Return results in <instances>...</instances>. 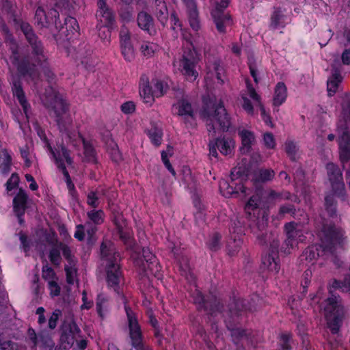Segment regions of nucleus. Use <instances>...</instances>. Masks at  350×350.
I'll use <instances>...</instances> for the list:
<instances>
[{"instance_id": "c9c22d12", "label": "nucleus", "mask_w": 350, "mask_h": 350, "mask_svg": "<svg viewBox=\"0 0 350 350\" xmlns=\"http://www.w3.org/2000/svg\"><path fill=\"white\" fill-rule=\"evenodd\" d=\"M66 29L68 32L67 36L74 35L79 31V27L75 18L69 17L65 21Z\"/></svg>"}, {"instance_id": "4c0bfd02", "label": "nucleus", "mask_w": 350, "mask_h": 350, "mask_svg": "<svg viewBox=\"0 0 350 350\" xmlns=\"http://www.w3.org/2000/svg\"><path fill=\"white\" fill-rule=\"evenodd\" d=\"M249 67L251 75L254 78L255 82L257 83L260 78L262 70L258 64L254 63L251 60L249 62Z\"/></svg>"}, {"instance_id": "69168bd1", "label": "nucleus", "mask_w": 350, "mask_h": 350, "mask_svg": "<svg viewBox=\"0 0 350 350\" xmlns=\"http://www.w3.org/2000/svg\"><path fill=\"white\" fill-rule=\"evenodd\" d=\"M21 155L25 159V165L27 166H29L31 164V161L27 158V152L26 150H21Z\"/></svg>"}, {"instance_id": "f3484780", "label": "nucleus", "mask_w": 350, "mask_h": 350, "mask_svg": "<svg viewBox=\"0 0 350 350\" xmlns=\"http://www.w3.org/2000/svg\"><path fill=\"white\" fill-rule=\"evenodd\" d=\"M239 135L241 137L242 144L240 150L243 154L247 153L254 142V136L251 131L246 129L240 130Z\"/></svg>"}, {"instance_id": "052dcab7", "label": "nucleus", "mask_w": 350, "mask_h": 350, "mask_svg": "<svg viewBox=\"0 0 350 350\" xmlns=\"http://www.w3.org/2000/svg\"><path fill=\"white\" fill-rule=\"evenodd\" d=\"M14 345L9 341L1 342L0 340V350H14Z\"/></svg>"}, {"instance_id": "6e6d98bb", "label": "nucleus", "mask_w": 350, "mask_h": 350, "mask_svg": "<svg viewBox=\"0 0 350 350\" xmlns=\"http://www.w3.org/2000/svg\"><path fill=\"white\" fill-rule=\"evenodd\" d=\"M103 308H105V299L103 297L99 296L98 298V301H97V311L100 317L103 316V314L102 312Z\"/></svg>"}, {"instance_id": "7ed1b4c3", "label": "nucleus", "mask_w": 350, "mask_h": 350, "mask_svg": "<svg viewBox=\"0 0 350 350\" xmlns=\"http://www.w3.org/2000/svg\"><path fill=\"white\" fill-rule=\"evenodd\" d=\"M323 294L319 291L313 297L314 302L320 304L332 332L336 333L338 329V321L344 314L343 308L336 296L332 295L325 299Z\"/></svg>"}, {"instance_id": "a18cd8bd", "label": "nucleus", "mask_w": 350, "mask_h": 350, "mask_svg": "<svg viewBox=\"0 0 350 350\" xmlns=\"http://www.w3.org/2000/svg\"><path fill=\"white\" fill-rule=\"evenodd\" d=\"M42 277L44 280L48 281V283L50 280H57L53 270L48 265L43 267Z\"/></svg>"}, {"instance_id": "6ab92c4d", "label": "nucleus", "mask_w": 350, "mask_h": 350, "mask_svg": "<svg viewBox=\"0 0 350 350\" xmlns=\"http://www.w3.org/2000/svg\"><path fill=\"white\" fill-rule=\"evenodd\" d=\"M262 266L264 269H266L272 273H277L279 270V265L277 260V254L272 253L265 254L262 257Z\"/></svg>"}, {"instance_id": "603ef678", "label": "nucleus", "mask_w": 350, "mask_h": 350, "mask_svg": "<svg viewBox=\"0 0 350 350\" xmlns=\"http://www.w3.org/2000/svg\"><path fill=\"white\" fill-rule=\"evenodd\" d=\"M110 154L112 159L114 160L116 162H118L122 159L121 154L118 148L116 147V144H113V147L111 148Z\"/></svg>"}, {"instance_id": "ea45409f", "label": "nucleus", "mask_w": 350, "mask_h": 350, "mask_svg": "<svg viewBox=\"0 0 350 350\" xmlns=\"http://www.w3.org/2000/svg\"><path fill=\"white\" fill-rule=\"evenodd\" d=\"M159 10L157 12L158 19L163 25H165L167 20L168 11L164 1L161 2L158 5Z\"/></svg>"}, {"instance_id": "e2e57ef3", "label": "nucleus", "mask_w": 350, "mask_h": 350, "mask_svg": "<svg viewBox=\"0 0 350 350\" xmlns=\"http://www.w3.org/2000/svg\"><path fill=\"white\" fill-rule=\"evenodd\" d=\"M83 226H78L75 233V237L79 240H82L84 237Z\"/></svg>"}, {"instance_id": "393cba45", "label": "nucleus", "mask_w": 350, "mask_h": 350, "mask_svg": "<svg viewBox=\"0 0 350 350\" xmlns=\"http://www.w3.org/2000/svg\"><path fill=\"white\" fill-rule=\"evenodd\" d=\"M286 231L288 235V243L293 245V242L295 239H299L301 241L302 239L300 238L301 237V230L299 226L295 223H290L286 225Z\"/></svg>"}, {"instance_id": "8fccbe9b", "label": "nucleus", "mask_w": 350, "mask_h": 350, "mask_svg": "<svg viewBox=\"0 0 350 350\" xmlns=\"http://www.w3.org/2000/svg\"><path fill=\"white\" fill-rule=\"evenodd\" d=\"M18 182L19 178L18 175L12 174L7 183V189L8 191L12 190L18 185Z\"/></svg>"}, {"instance_id": "4be33fe9", "label": "nucleus", "mask_w": 350, "mask_h": 350, "mask_svg": "<svg viewBox=\"0 0 350 350\" xmlns=\"http://www.w3.org/2000/svg\"><path fill=\"white\" fill-rule=\"evenodd\" d=\"M235 183L232 182L230 185L226 181L223 180L219 183V189L220 191L223 196L226 197H230L233 193H238L239 191L241 192H245L244 187L241 184L237 185L234 187V185Z\"/></svg>"}, {"instance_id": "49530a36", "label": "nucleus", "mask_w": 350, "mask_h": 350, "mask_svg": "<svg viewBox=\"0 0 350 350\" xmlns=\"http://www.w3.org/2000/svg\"><path fill=\"white\" fill-rule=\"evenodd\" d=\"M65 270L66 273L67 282L70 284H72L76 277V269L72 266H66Z\"/></svg>"}, {"instance_id": "cd10ccee", "label": "nucleus", "mask_w": 350, "mask_h": 350, "mask_svg": "<svg viewBox=\"0 0 350 350\" xmlns=\"http://www.w3.org/2000/svg\"><path fill=\"white\" fill-rule=\"evenodd\" d=\"M288 23L287 16L281 10L274 12L271 16V26L274 29L282 28Z\"/></svg>"}, {"instance_id": "0eeeda50", "label": "nucleus", "mask_w": 350, "mask_h": 350, "mask_svg": "<svg viewBox=\"0 0 350 350\" xmlns=\"http://www.w3.org/2000/svg\"><path fill=\"white\" fill-rule=\"evenodd\" d=\"M194 51L189 50L185 53L181 59L176 60L174 66L186 77L187 79L193 81L198 77V73L195 69L193 63Z\"/></svg>"}, {"instance_id": "c85d7f7f", "label": "nucleus", "mask_w": 350, "mask_h": 350, "mask_svg": "<svg viewBox=\"0 0 350 350\" xmlns=\"http://www.w3.org/2000/svg\"><path fill=\"white\" fill-rule=\"evenodd\" d=\"M253 88L250 85H247V90L241 96V106L248 113H253V104L258 106V104L254 101L252 97L250 95L248 89Z\"/></svg>"}, {"instance_id": "09e8293b", "label": "nucleus", "mask_w": 350, "mask_h": 350, "mask_svg": "<svg viewBox=\"0 0 350 350\" xmlns=\"http://www.w3.org/2000/svg\"><path fill=\"white\" fill-rule=\"evenodd\" d=\"M60 314L61 312L59 310H56L53 312L49 321V326L51 329H54L56 327L57 321Z\"/></svg>"}, {"instance_id": "39448f33", "label": "nucleus", "mask_w": 350, "mask_h": 350, "mask_svg": "<svg viewBox=\"0 0 350 350\" xmlns=\"http://www.w3.org/2000/svg\"><path fill=\"white\" fill-rule=\"evenodd\" d=\"M101 256L102 264L105 267L107 284L111 287H116L121 279L118 256H116L113 250L109 248L106 244L101 246Z\"/></svg>"}, {"instance_id": "5701e85b", "label": "nucleus", "mask_w": 350, "mask_h": 350, "mask_svg": "<svg viewBox=\"0 0 350 350\" xmlns=\"http://www.w3.org/2000/svg\"><path fill=\"white\" fill-rule=\"evenodd\" d=\"M248 92L250 95L252 97L254 101L258 104L261 116L267 125L273 126V123L271 120V118L269 115L267 113L265 108L261 103L260 96L256 93L254 88H249Z\"/></svg>"}, {"instance_id": "9d476101", "label": "nucleus", "mask_w": 350, "mask_h": 350, "mask_svg": "<svg viewBox=\"0 0 350 350\" xmlns=\"http://www.w3.org/2000/svg\"><path fill=\"white\" fill-rule=\"evenodd\" d=\"M206 70V79L213 81L217 85L223 83L224 70L217 58L215 57L207 58Z\"/></svg>"}, {"instance_id": "79ce46f5", "label": "nucleus", "mask_w": 350, "mask_h": 350, "mask_svg": "<svg viewBox=\"0 0 350 350\" xmlns=\"http://www.w3.org/2000/svg\"><path fill=\"white\" fill-rule=\"evenodd\" d=\"M172 154V149L171 148H167V150L162 152L161 158L162 161L164 163L165 167L168 169V170L173 174L175 175V172L170 165L168 157Z\"/></svg>"}, {"instance_id": "3c124183", "label": "nucleus", "mask_w": 350, "mask_h": 350, "mask_svg": "<svg viewBox=\"0 0 350 350\" xmlns=\"http://www.w3.org/2000/svg\"><path fill=\"white\" fill-rule=\"evenodd\" d=\"M273 171L270 170H263L260 172V180L267 181L271 180L273 177Z\"/></svg>"}, {"instance_id": "9b49d317", "label": "nucleus", "mask_w": 350, "mask_h": 350, "mask_svg": "<svg viewBox=\"0 0 350 350\" xmlns=\"http://www.w3.org/2000/svg\"><path fill=\"white\" fill-rule=\"evenodd\" d=\"M216 147L223 154H230L234 148V142L231 138L223 137L218 139L215 142H211L209 144L210 154L214 157H217Z\"/></svg>"}, {"instance_id": "13d9d810", "label": "nucleus", "mask_w": 350, "mask_h": 350, "mask_svg": "<svg viewBox=\"0 0 350 350\" xmlns=\"http://www.w3.org/2000/svg\"><path fill=\"white\" fill-rule=\"evenodd\" d=\"M341 59L343 64H350V49H345L341 55Z\"/></svg>"}, {"instance_id": "4468645a", "label": "nucleus", "mask_w": 350, "mask_h": 350, "mask_svg": "<svg viewBox=\"0 0 350 350\" xmlns=\"http://www.w3.org/2000/svg\"><path fill=\"white\" fill-rule=\"evenodd\" d=\"M212 16L219 32H224L226 27L231 24L230 16L217 6L212 11Z\"/></svg>"}, {"instance_id": "f257e3e1", "label": "nucleus", "mask_w": 350, "mask_h": 350, "mask_svg": "<svg viewBox=\"0 0 350 350\" xmlns=\"http://www.w3.org/2000/svg\"><path fill=\"white\" fill-rule=\"evenodd\" d=\"M51 116L56 121L62 132H65L68 137L77 146L82 143L84 146L85 159L89 161H95L93 148L84 143L81 135L72 124L70 115L67 112L66 104L61 99H56L51 109Z\"/></svg>"}, {"instance_id": "ddd939ff", "label": "nucleus", "mask_w": 350, "mask_h": 350, "mask_svg": "<svg viewBox=\"0 0 350 350\" xmlns=\"http://www.w3.org/2000/svg\"><path fill=\"white\" fill-rule=\"evenodd\" d=\"M120 48L122 55L126 61L135 57V50L131 41V36L126 29H122L120 34Z\"/></svg>"}, {"instance_id": "423d86ee", "label": "nucleus", "mask_w": 350, "mask_h": 350, "mask_svg": "<svg viewBox=\"0 0 350 350\" xmlns=\"http://www.w3.org/2000/svg\"><path fill=\"white\" fill-rule=\"evenodd\" d=\"M48 148L51 152L55 164L57 167L62 171L64 175L68 189L72 190L74 188V185L71 182L68 172V170L72 167V160L68 156L66 150L63 146H61L60 149L56 150V151H53L50 146H48Z\"/></svg>"}, {"instance_id": "72a5a7b5", "label": "nucleus", "mask_w": 350, "mask_h": 350, "mask_svg": "<svg viewBox=\"0 0 350 350\" xmlns=\"http://www.w3.org/2000/svg\"><path fill=\"white\" fill-rule=\"evenodd\" d=\"M146 132L154 145L158 146L161 144V131L157 125H154L151 129H147Z\"/></svg>"}, {"instance_id": "7c9ffc66", "label": "nucleus", "mask_w": 350, "mask_h": 350, "mask_svg": "<svg viewBox=\"0 0 350 350\" xmlns=\"http://www.w3.org/2000/svg\"><path fill=\"white\" fill-rule=\"evenodd\" d=\"M159 51V46L150 42H143L140 46L141 53L146 57H153Z\"/></svg>"}, {"instance_id": "f704fd0d", "label": "nucleus", "mask_w": 350, "mask_h": 350, "mask_svg": "<svg viewBox=\"0 0 350 350\" xmlns=\"http://www.w3.org/2000/svg\"><path fill=\"white\" fill-rule=\"evenodd\" d=\"M114 222L119 230L120 237L122 239H126L127 236L129 237V230L126 228V224L123 217L122 215L118 216V217L115 218Z\"/></svg>"}, {"instance_id": "c03bdc74", "label": "nucleus", "mask_w": 350, "mask_h": 350, "mask_svg": "<svg viewBox=\"0 0 350 350\" xmlns=\"http://www.w3.org/2000/svg\"><path fill=\"white\" fill-rule=\"evenodd\" d=\"M89 219L94 224H101L103 221V213L102 211H92L88 214Z\"/></svg>"}, {"instance_id": "2f4dec72", "label": "nucleus", "mask_w": 350, "mask_h": 350, "mask_svg": "<svg viewBox=\"0 0 350 350\" xmlns=\"http://www.w3.org/2000/svg\"><path fill=\"white\" fill-rule=\"evenodd\" d=\"M340 159L346 161L349 158L350 149V137L347 134H344L340 142Z\"/></svg>"}, {"instance_id": "680f3d73", "label": "nucleus", "mask_w": 350, "mask_h": 350, "mask_svg": "<svg viewBox=\"0 0 350 350\" xmlns=\"http://www.w3.org/2000/svg\"><path fill=\"white\" fill-rule=\"evenodd\" d=\"M336 182L335 185L338 189H343V184L341 182V174L338 170H336L335 174Z\"/></svg>"}, {"instance_id": "37998d69", "label": "nucleus", "mask_w": 350, "mask_h": 350, "mask_svg": "<svg viewBox=\"0 0 350 350\" xmlns=\"http://www.w3.org/2000/svg\"><path fill=\"white\" fill-rule=\"evenodd\" d=\"M263 144L267 148L273 149L275 146V140L273 135L271 133H266L263 135Z\"/></svg>"}, {"instance_id": "bb28decb", "label": "nucleus", "mask_w": 350, "mask_h": 350, "mask_svg": "<svg viewBox=\"0 0 350 350\" xmlns=\"http://www.w3.org/2000/svg\"><path fill=\"white\" fill-rule=\"evenodd\" d=\"M329 252H330L329 250H326L322 246H311L305 250L304 256H305L306 260L312 261L316 259L317 256L323 255V253L327 254Z\"/></svg>"}, {"instance_id": "c756f323", "label": "nucleus", "mask_w": 350, "mask_h": 350, "mask_svg": "<svg viewBox=\"0 0 350 350\" xmlns=\"http://www.w3.org/2000/svg\"><path fill=\"white\" fill-rule=\"evenodd\" d=\"M13 94L17 98L20 104L23 108L24 112L27 117L28 103L26 101L24 92L19 83H14L12 87Z\"/></svg>"}, {"instance_id": "a211bd4d", "label": "nucleus", "mask_w": 350, "mask_h": 350, "mask_svg": "<svg viewBox=\"0 0 350 350\" xmlns=\"http://www.w3.org/2000/svg\"><path fill=\"white\" fill-rule=\"evenodd\" d=\"M139 94L144 102L150 105L154 102V98L157 97L151 83L144 80L140 85Z\"/></svg>"}, {"instance_id": "5fc2aeb1", "label": "nucleus", "mask_w": 350, "mask_h": 350, "mask_svg": "<svg viewBox=\"0 0 350 350\" xmlns=\"http://www.w3.org/2000/svg\"><path fill=\"white\" fill-rule=\"evenodd\" d=\"M88 203L89 205L92 206H96L98 204V197L96 196L95 193L91 192L88 194Z\"/></svg>"}, {"instance_id": "de8ad7c7", "label": "nucleus", "mask_w": 350, "mask_h": 350, "mask_svg": "<svg viewBox=\"0 0 350 350\" xmlns=\"http://www.w3.org/2000/svg\"><path fill=\"white\" fill-rule=\"evenodd\" d=\"M51 296H57L60 292V288L56 280H50L48 283Z\"/></svg>"}, {"instance_id": "aec40b11", "label": "nucleus", "mask_w": 350, "mask_h": 350, "mask_svg": "<svg viewBox=\"0 0 350 350\" xmlns=\"http://www.w3.org/2000/svg\"><path fill=\"white\" fill-rule=\"evenodd\" d=\"M342 81V75L337 71L334 72L327 79V90L329 96H333L338 91Z\"/></svg>"}, {"instance_id": "473e14b6", "label": "nucleus", "mask_w": 350, "mask_h": 350, "mask_svg": "<svg viewBox=\"0 0 350 350\" xmlns=\"http://www.w3.org/2000/svg\"><path fill=\"white\" fill-rule=\"evenodd\" d=\"M150 83L157 97L163 96L168 89L167 83L162 80L153 79Z\"/></svg>"}, {"instance_id": "a19ab883", "label": "nucleus", "mask_w": 350, "mask_h": 350, "mask_svg": "<svg viewBox=\"0 0 350 350\" xmlns=\"http://www.w3.org/2000/svg\"><path fill=\"white\" fill-rule=\"evenodd\" d=\"M10 164V156L7 151H2L0 153V168L5 172Z\"/></svg>"}, {"instance_id": "1a4fd4ad", "label": "nucleus", "mask_w": 350, "mask_h": 350, "mask_svg": "<svg viewBox=\"0 0 350 350\" xmlns=\"http://www.w3.org/2000/svg\"><path fill=\"white\" fill-rule=\"evenodd\" d=\"M79 329L77 325L70 321L65 322L62 328V334L60 337L61 345L64 349L71 347L75 341L79 336Z\"/></svg>"}, {"instance_id": "f03ea898", "label": "nucleus", "mask_w": 350, "mask_h": 350, "mask_svg": "<svg viewBox=\"0 0 350 350\" xmlns=\"http://www.w3.org/2000/svg\"><path fill=\"white\" fill-rule=\"evenodd\" d=\"M201 117L205 122L209 132L224 131L230 125V118L221 101L216 98L206 101L201 111Z\"/></svg>"}, {"instance_id": "bf43d9fd", "label": "nucleus", "mask_w": 350, "mask_h": 350, "mask_svg": "<svg viewBox=\"0 0 350 350\" xmlns=\"http://www.w3.org/2000/svg\"><path fill=\"white\" fill-rule=\"evenodd\" d=\"M171 23H172V28L174 30L177 31L178 29H180V30L181 29L179 21L174 14H172L171 16Z\"/></svg>"}, {"instance_id": "b1692460", "label": "nucleus", "mask_w": 350, "mask_h": 350, "mask_svg": "<svg viewBox=\"0 0 350 350\" xmlns=\"http://www.w3.org/2000/svg\"><path fill=\"white\" fill-rule=\"evenodd\" d=\"M137 23L139 27L148 31L150 34H152L155 32L153 28V21L150 16L145 12H141L138 15Z\"/></svg>"}, {"instance_id": "864d4df0", "label": "nucleus", "mask_w": 350, "mask_h": 350, "mask_svg": "<svg viewBox=\"0 0 350 350\" xmlns=\"http://www.w3.org/2000/svg\"><path fill=\"white\" fill-rule=\"evenodd\" d=\"M121 109L125 113H131L135 110V105L133 102H126L122 105Z\"/></svg>"}, {"instance_id": "dca6fc26", "label": "nucleus", "mask_w": 350, "mask_h": 350, "mask_svg": "<svg viewBox=\"0 0 350 350\" xmlns=\"http://www.w3.org/2000/svg\"><path fill=\"white\" fill-rule=\"evenodd\" d=\"M173 112L184 118L191 117L192 116V108L191 105L186 100H178L173 105Z\"/></svg>"}, {"instance_id": "4d7b16f0", "label": "nucleus", "mask_w": 350, "mask_h": 350, "mask_svg": "<svg viewBox=\"0 0 350 350\" xmlns=\"http://www.w3.org/2000/svg\"><path fill=\"white\" fill-rule=\"evenodd\" d=\"M25 178H26V180L29 183V188L33 190V191H35L38 189V185L36 184V181L34 180V178H33L32 176H31L30 174H26L25 175Z\"/></svg>"}, {"instance_id": "774afa93", "label": "nucleus", "mask_w": 350, "mask_h": 350, "mask_svg": "<svg viewBox=\"0 0 350 350\" xmlns=\"http://www.w3.org/2000/svg\"><path fill=\"white\" fill-rule=\"evenodd\" d=\"M78 346H79V349H83L86 347L87 346V343L85 342V340H81L79 344H78Z\"/></svg>"}, {"instance_id": "6e6552de", "label": "nucleus", "mask_w": 350, "mask_h": 350, "mask_svg": "<svg viewBox=\"0 0 350 350\" xmlns=\"http://www.w3.org/2000/svg\"><path fill=\"white\" fill-rule=\"evenodd\" d=\"M126 312L128 317L129 336L132 342V345L136 350H145L142 339V332L138 322L133 312L126 308Z\"/></svg>"}, {"instance_id": "a878e982", "label": "nucleus", "mask_w": 350, "mask_h": 350, "mask_svg": "<svg viewBox=\"0 0 350 350\" xmlns=\"http://www.w3.org/2000/svg\"><path fill=\"white\" fill-rule=\"evenodd\" d=\"M26 200V193L24 191L20 190L13 202L14 211L18 216L22 215L25 211Z\"/></svg>"}, {"instance_id": "412c9836", "label": "nucleus", "mask_w": 350, "mask_h": 350, "mask_svg": "<svg viewBox=\"0 0 350 350\" xmlns=\"http://www.w3.org/2000/svg\"><path fill=\"white\" fill-rule=\"evenodd\" d=\"M143 258H144L145 262L139 260L136 261V264L140 267L142 266L146 271H147L146 269H148L150 272H152L153 267L157 266V265L154 256L149 251L148 249H144Z\"/></svg>"}, {"instance_id": "20e7f679", "label": "nucleus", "mask_w": 350, "mask_h": 350, "mask_svg": "<svg viewBox=\"0 0 350 350\" xmlns=\"http://www.w3.org/2000/svg\"><path fill=\"white\" fill-rule=\"evenodd\" d=\"M20 239L25 249H29L32 247H35V249L38 251H41L43 246L46 247L44 242H46L51 248L49 258L53 264L58 265L59 263L60 250H62L65 257L68 258L69 256L70 250L66 245H62V243L55 244L56 239L53 232L49 233L47 235H44L41 238L40 242L31 241L29 243H27V238L24 235H22Z\"/></svg>"}, {"instance_id": "0e129e2a", "label": "nucleus", "mask_w": 350, "mask_h": 350, "mask_svg": "<svg viewBox=\"0 0 350 350\" xmlns=\"http://www.w3.org/2000/svg\"><path fill=\"white\" fill-rule=\"evenodd\" d=\"M83 304L81 306L82 308L88 309L91 307L92 304L90 302H87L86 294L85 293L83 294Z\"/></svg>"}, {"instance_id": "58836bf2", "label": "nucleus", "mask_w": 350, "mask_h": 350, "mask_svg": "<svg viewBox=\"0 0 350 350\" xmlns=\"http://www.w3.org/2000/svg\"><path fill=\"white\" fill-rule=\"evenodd\" d=\"M189 23L191 27L194 30H198L200 28V23L198 19V12L193 4L191 5V10L189 12Z\"/></svg>"}, {"instance_id": "f8f14e48", "label": "nucleus", "mask_w": 350, "mask_h": 350, "mask_svg": "<svg viewBox=\"0 0 350 350\" xmlns=\"http://www.w3.org/2000/svg\"><path fill=\"white\" fill-rule=\"evenodd\" d=\"M98 10L96 16L100 24L108 28H112L115 22L113 12L107 5L105 1H99Z\"/></svg>"}, {"instance_id": "338daca9", "label": "nucleus", "mask_w": 350, "mask_h": 350, "mask_svg": "<svg viewBox=\"0 0 350 350\" xmlns=\"http://www.w3.org/2000/svg\"><path fill=\"white\" fill-rule=\"evenodd\" d=\"M232 51L234 54L239 55L241 52V46L237 44H233Z\"/></svg>"}, {"instance_id": "2eb2a0df", "label": "nucleus", "mask_w": 350, "mask_h": 350, "mask_svg": "<svg viewBox=\"0 0 350 350\" xmlns=\"http://www.w3.org/2000/svg\"><path fill=\"white\" fill-rule=\"evenodd\" d=\"M287 98V88L283 83H278L273 91L272 103L274 107H279L285 103Z\"/></svg>"}, {"instance_id": "e433bc0d", "label": "nucleus", "mask_w": 350, "mask_h": 350, "mask_svg": "<svg viewBox=\"0 0 350 350\" xmlns=\"http://www.w3.org/2000/svg\"><path fill=\"white\" fill-rule=\"evenodd\" d=\"M259 204V197L257 196H253L250 198L246 204L245 210L249 215L255 214Z\"/></svg>"}]
</instances>
